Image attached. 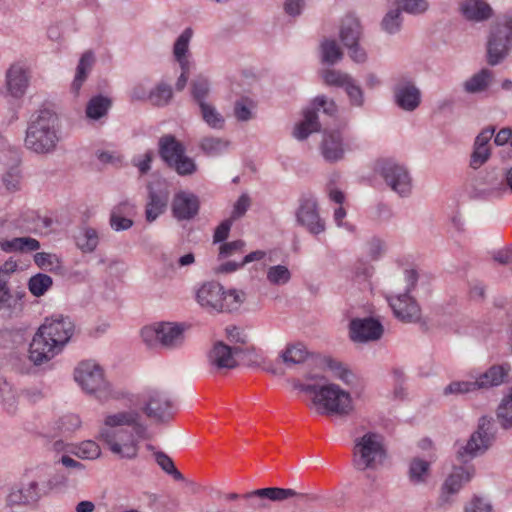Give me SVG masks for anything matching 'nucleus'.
Here are the masks:
<instances>
[{
    "instance_id": "nucleus-1",
    "label": "nucleus",
    "mask_w": 512,
    "mask_h": 512,
    "mask_svg": "<svg viewBox=\"0 0 512 512\" xmlns=\"http://www.w3.org/2000/svg\"><path fill=\"white\" fill-rule=\"evenodd\" d=\"M169 395L159 389H147L130 395L123 409L105 412L98 429V440L117 458L135 459L141 442L148 439L145 416L156 422H167L172 417Z\"/></svg>"
},
{
    "instance_id": "nucleus-2",
    "label": "nucleus",
    "mask_w": 512,
    "mask_h": 512,
    "mask_svg": "<svg viewBox=\"0 0 512 512\" xmlns=\"http://www.w3.org/2000/svg\"><path fill=\"white\" fill-rule=\"evenodd\" d=\"M309 381L321 383L293 382L296 390L309 394L310 408L317 414L327 417L346 418L355 412L356 404L352 393L335 382L327 381L323 376L310 375Z\"/></svg>"
},
{
    "instance_id": "nucleus-3",
    "label": "nucleus",
    "mask_w": 512,
    "mask_h": 512,
    "mask_svg": "<svg viewBox=\"0 0 512 512\" xmlns=\"http://www.w3.org/2000/svg\"><path fill=\"white\" fill-rule=\"evenodd\" d=\"M75 333V324L69 316L53 314L46 317L29 345V359L42 365L59 355Z\"/></svg>"
},
{
    "instance_id": "nucleus-4",
    "label": "nucleus",
    "mask_w": 512,
    "mask_h": 512,
    "mask_svg": "<svg viewBox=\"0 0 512 512\" xmlns=\"http://www.w3.org/2000/svg\"><path fill=\"white\" fill-rule=\"evenodd\" d=\"M62 140L58 116L49 109L34 113L25 131V148L37 155H50L56 152Z\"/></svg>"
},
{
    "instance_id": "nucleus-5",
    "label": "nucleus",
    "mask_w": 512,
    "mask_h": 512,
    "mask_svg": "<svg viewBox=\"0 0 512 512\" xmlns=\"http://www.w3.org/2000/svg\"><path fill=\"white\" fill-rule=\"evenodd\" d=\"M50 489L46 468L37 466L27 469L19 481L8 487L6 505L12 510L32 506Z\"/></svg>"
},
{
    "instance_id": "nucleus-6",
    "label": "nucleus",
    "mask_w": 512,
    "mask_h": 512,
    "mask_svg": "<svg viewBox=\"0 0 512 512\" xmlns=\"http://www.w3.org/2000/svg\"><path fill=\"white\" fill-rule=\"evenodd\" d=\"M246 298L245 293L238 289L225 290L215 281L202 284L196 292L198 304L213 312H233L238 310Z\"/></svg>"
},
{
    "instance_id": "nucleus-7",
    "label": "nucleus",
    "mask_w": 512,
    "mask_h": 512,
    "mask_svg": "<svg viewBox=\"0 0 512 512\" xmlns=\"http://www.w3.org/2000/svg\"><path fill=\"white\" fill-rule=\"evenodd\" d=\"M359 429L353 432V464L356 469L364 471L374 469L385 457L383 437L373 431H365L358 435Z\"/></svg>"
},
{
    "instance_id": "nucleus-8",
    "label": "nucleus",
    "mask_w": 512,
    "mask_h": 512,
    "mask_svg": "<svg viewBox=\"0 0 512 512\" xmlns=\"http://www.w3.org/2000/svg\"><path fill=\"white\" fill-rule=\"evenodd\" d=\"M74 379L84 392L94 395L100 401L116 398L112 385L104 376L103 369L94 361L80 362L74 370Z\"/></svg>"
},
{
    "instance_id": "nucleus-9",
    "label": "nucleus",
    "mask_w": 512,
    "mask_h": 512,
    "mask_svg": "<svg viewBox=\"0 0 512 512\" xmlns=\"http://www.w3.org/2000/svg\"><path fill=\"white\" fill-rule=\"evenodd\" d=\"M511 50L512 18L504 17L491 27L487 41V62L496 66L504 61Z\"/></svg>"
},
{
    "instance_id": "nucleus-10",
    "label": "nucleus",
    "mask_w": 512,
    "mask_h": 512,
    "mask_svg": "<svg viewBox=\"0 0 512 512\" xmlns=\"http://www.w3.org/2000/svg\"><path fill=\"white\" fill-rule=\"evenodd\" d=\"M406 291L401 294H388L389 303L395 317L403 322H417L421 317V310L417 302L409 295L417 281L415 270H405Z\"/></svg>"
},
{
    "instance_id": "nucleus-11",
    "label": "nucleus",
    "mask_w": 512,
    "mask_h": 512,
    "mask_svg": "<svg viewBox=\"0 0 512 512\" xmlns=\"http://www.w3.org/2000/svg\"><path fill=\"white\" fill-rule=\"evenodd\" d=\"M141 337L149 347L161 345L174 349L184 342V326L172 322L157 323L144 327L141 330Z\"/></svg>"
},
{
    "instance_id": "nucleus-12",
    "label": "nucleus",
    "mask_w": 512,
    "mask_h": 512,
    "mask_svg": "<svg viewBox=\"0 0 512 512\" xmlns=\"http://www.w3.org/2000/svg\"><path fill=\"white\" fill-rule=\"evenodd\" d=\"M475 475L473 466H455L441 484L436 505L438 508L451 507L457 500V496L463 487L468 484Z\"/></svg>"
},
{
    "instance_id": "nucleus-13",
    "label": "nucleus",
    "mask_w": 512,
    "mask_h": 512,
    "mask_svg": "<svg viewBox=\"0 0 512 512\" xmlns=\"http://www.w3.org/2000/svg\"><path fill=\"white\" fill-rule=\"evenodd\" d=\"M313 105L314 108L304 110V119L293 130V136L297 140H305L310 134L320 131L321 124L318 121V110L322 109L323 113L329 116H334L337 113L335 102L324 95L317 96L313 101Z\"/></svg>"
},
{
    "instance_id": "nucleus-14",
    "label": "nucleus",
    "mask_w": 512,
    "mask_h": 512,
    "mask_svg": "<svg viewBox=\"0 0 512 512\" xmlns=\"http://www.w3.org/2000/svg\"><path fill=\"white\" fill-rule=\"evenodd\" d=\"M493 439L490 421L482 417L479 420L477 430L471 434L465 444L458 447L457 458L461 462L466 463L484 454L492 445Z\"/></svg>"
},
{
    "instance_id": "nucleus-15",
    "label": "nucleus",
    "mask_w": 512,
    "mask_h": 512,
    "mask_svg": "<svg viewBox=\"0 0 512 512\" xmlns=\"http://www.w3.org/2000/svg\"><path fill=\"white\" fill-rule=\"evenodd\" d=\"M248 506L254 510H263L270 507V502H284L293 498L303 499L305 494L291 488L268 487L256 489L243 496Z\"/></svg>"
},
{
    "instance_id": "nucleus-16",
    "label": "nucleus",
    "mask_w": 512,
    "mask_h": 512,
    "mask_svg": "<svg viewBox=\"0 0 512 512\" xmlns=\"http://www.w3.org/2000/svg\"><path fill=\"white\" fill-rule=\"evenodd\" d=\"M378 171L386 184L399 196L407 197L412 190V180L406 167L394 160H383Z\"/></svg>"
},
{
    "instance_id": "nucleus-17",
    "label": "nucleus",
    "mask_w": 512,
    "mask_h": 512,
    "mask_svg": "<svg viewBox=\"0 0 512 512\" xmlns=\"http://www.w3.org/2000/svg\"><path fill=\"white\" fill-rule=\"evenodd\" d=\"M392 92L395 105L405 112H413L421 104V90L410 77L398 79Z\"/></svg>"
},
{
    "instance_id": "nucleus-18",
    "label": "nucleus",
    "mask_w": 512,
    "mask_h": 512,
    "mask_svg": "<svg viewBox=\"0 0 512 512\" xmlns=\"http://www.w3.org/2000/svg\"><path fill=\"white\" fill-rule=\"evenodd\" d=\"M381 322L373 317L355 318L349 324V336L355 343H368L381 338Z\"/></svg>"
},
{
    "instance_id": "nucleus-19",
    "label": "nucleus",
    "mask_w": 512,
    "mask_h": 512,
    "mask_svg": "<svg viewBox=\"0 0 512 512\" xmlns=\"http://www.w3.org/2000/svg\"><path fill=\"white\" fill-rule=\"evenodd\" d=\"M200 201L197 195L180 191L175 194L172 202L174 216L179 221H189L193 219L199 211Z\"/></svg>"
},
{
    "instance_id": "nucleus-20",
    "label": "nucleus",
    "mask_w": 512,
    "mask_h": 512,
    "mask_svg": "<svg viewBox=\"0 0 512 512\" xmlns=\"http://www.w3.org/2000/svg\"><path fill=\"white\" fill-rule=\"evenodd\" d=\"M29 70L23 63H13L6 71V86L9 93L15 97H22L29 86Z\"/></svg>"
},
{
    "instance_id": "nucleus-21",
    "label": "nucleus",
    "mask_w": 512,
    "mask_h": 512,
    "mask_svg": "<svg viewBox=\"0 0 512 512\" xmlns=\"http://www.w3.org/2000/svg\"><path fill=\"white\" fill-rule=\"evenodd\" d=\"M239 347H230L223 342H216L208 354L209 363L218 369H232L237 366L236 355Z\"/></svg>"
},
{
    "instance_id": "nucleus-22",
    "label": "nucleus",
    "mask_w": 512,
    "mask_h": 512,
    "mask_svg": "<svg viewBox=\"0 0 512 512\" xmlns=\"http://www.w3.org/2000/svg\"><path fill=\"white\" fill-rule=\"evenodd\" d=\"M321 154L330 163L337 162L344 157L343 138L339 131H324L320 146Z\"/></svg>"
},
{
    "instance_id": "nucleus-23",
    "label": "nucleus",
    "mask_w": 512,
    "mask_h": 512,
    "mask_svg": "<svg viewBox=\"0 0 512 512\" xmlns=\"http://www.w3.org/2000/svg\"><path fill=\"white\" fill-rule=\"evenodd\" d=\"M511 369L509 363L492 365L476 378L479 390L500 386L507 380Z\"/></svg>"
},
{
    "instance_id": "nucleus-24",
    "label": "nucleus",
    "mask_w": 512,
    "mask_h": 512,
    "mask_svg": "<svg viewBox=\"0 0 512 512\" xmlns=\"http://www.w3.org/2000/svg\"><path fill=\"white\" fill-rule=\"evenodd\" d=\"M185 151L184 145L174 135L165 134L159 138L158 153L167 166L183 156Z\"/></svg>"
},
{
    "instance_id": "nucleus-25",
    "label": "nucleus",
    "mask_w": 512,
    "mask_h": 512,
    "mask_svg": "<svg viewBox=\"0 0 512 512\" xmlns=\"http://www.w3.org/2000/svg\"><path fill=\"white\" fill-rule=\"evenodd\" d=\"M459 10L466 20L473 22H482L492 16V8L484 0H462Z\"/></svg>"
},
{
    "instance_id": "nucleus-26",
    "label": "nucleus",
    "mask_w": 512,
    "mask_h": 512,
    "mask_svg": "<svg viewBox=\"0 0 512 512\" xmlns=\"http://www.w3.org/2000/svg\"><path fill=\"white\" fill-rule=\"evenodd\" d=\"M298 224H322L317 199L314 196H302L296 211Z\"/></svg>"
},
{
    "instance_id": "nucleus-27",
    "label": "nucleus",
    "mask_w": 512,
    "mask_h": 512,
    "mask_svg": "<svg viewBox=\"0 0 512 512\" xmlns=\"http://www.w3.org/2000/svg\"><path fill=\"white\" fill-rule=\"evenodd\" d=\"M23 295L17 293L12 294L7 287L0 291V314L3 318H13L20 315L23 310Z\"/></svg>"
},
{
    "instance_id": "nucleus-28",
    "label": "nucleus",
    "mask_w": 512,
    "mask_h": 512,
    "mask_svg": "<svg viewBox=\"0 0 512 512\" xmlns=\"http://www.w3.org/2000/svg\"><path fill=\"white\" fill-rule=\"evenodd\" d=\"M94 63L95 55L91 50L85 51L80 57L76 67L75 77L71 85V91L75 96L79 95L80 89L91 72Z\"/></svg>"
},
{
    "instance_id": "nucleus-29",
    "label": "nucleus",
    "mask_w": 512,
    "mask_h": 512,
    "mask_svg": "<svg viewBox=\"0 0 512 512\" xmlns=\"http://www.w3.org/2000/svg\"><path fill=\"white\" fill-rule=\"evenodd\" d=\"M168 203V193L164 190H154L149 186V202L145 214L146 220L152 222L165 211Z\"/></svg>"
},
{
    "instance_id": "nucleus-30",
    "label": "nucleus",
    "mask_w": 512,
    "mask_h": 512,
    "mask_svg": "<svg viewBox=\"0 0 512 512\" xmlns=\"http://www.w3.org/2000/svg\"><path fill=\"white\" fill-rule=\"evenodd\" d=\"M362 35L360 21L354 16H347L341 24L339 37L345 47L359 42Z\"/></svg>"
},
{
    "instance_id": "nucleus-31",
    "label": "nucleus",
    "mask_w": 512,
    "mask_h": 512,
    "mask_svg": "<svg viewBox=\"0 0 512 512\" xmlns=\"http://www.w3.org/2000/svg\"><path fill=\"white\" fill-rule=\"evenodd\" d=\"M476 185L479 192L487 195L499 194L506 190L502 176L495 169L477 179Z\"/></svg>"
},
{
    "instance_id": "nucleus-32",
    "label": "nucleus",
    "mask_w": 512,
    "mask_h": 512,
    "mask_svg": "<svg viewBox=\"0 0 512 512\" xmlns=\"http://www.w3.org/2000/svg\"><path fill=\"white\" fill-rule=\"evenodd\" d=\"M76 246L84 253L93 252L98 243V232L90 226H79L74 235Z\"/></svg>"
},
{
    "instance_id": "nucleus-33",
    "label": "nucleus",
    "mask_w": 512,
    "mask_h": 512,
    "mask_svg": "<svg viewBox=\"0 0 512 512\" xmlns=\"http://www.w3.org/2000/svg\"><path fill=\"white\" fill-rule=\"evenodd\" d=\"M431 463L419 457L413 458L409 464L408 478L413 485H424L430 477Z\"/></svg>"
},
{
    "instance_id": "nucleus-34",
    "label": "nucleus",
    "mask_w": 512,
    "mask_h": 512,
    "mask_svg": "<svg viewBox=\"0 0 512 512\" xmlns=\"http://www.w3.org/2000/svg\"><path fill=\"white\" fill-rule=\"evenodd\" d=\"M404 17L400 9L394 5L384 14L381 22V30L388 35H395L402 30Z\"/></svg>"
},
{
    "instance_id": "nucleus-35",
    "label": "nucleus",
    "mask_w": 512,
    "mask_h": 512,
    "mask_svg": "<svg viewBox=\"0 0 512 512\" xmlns=\"http://www.w3.org/2000/svg\"><path fill=\"white\" fill-rule=\"evenodd\" d=\"M112 106V100L104 95L93 96L87 103L86 116L92 120H99L105 117Z\"/></svg>"
},
{
    "instance_id": "nucleus-36",
    "label": "nucleus",
    "mask_w": 512,
    "mask_h": 512,
    "mask_svg": "<svg viewBox=\"0 0 512 512\" xmlns=\"http://www.w3.org/2000/svg\"><path fill=\"white\" fill-rule=\"evenodd\" d=\"M326 368L334 379L341 381L347 386H354L357 382L356 374L345 364L337 360L328 359L326 361Z\"/></svg>"
},
{
    "instance_id": "nucleus-37",
    "label": "nucleus",
    "mask_w": 512,
    "mask_h": 512,
    "mask_svg": "<svg viewBox=\"0 0 512 512\" xmlns=\"http://www.w3.org/2000/svg\"><path fill=\"white\" fill-rule=\"evenodd\" d=\"M492 80L493 72L484 68L466 80L463 88L467 93H479L485 91L492 83Z\"/></svg>"
},
{
    "instance_id": "nucleus-38",
    "label": "nucleus",
    "mask_w": 512,
    "mask_h": 512,
    "mask_svg": "<svg viewBox=\"0 0 512 512\" xmlns=\"http://www.w3.org/2000/svg\"><path fill=\"white\" fill-rule=\"evenodd\" d=\"M0 247L5 252H30L38 250L40 243L31 237H16L0 241Z\"/></svg>"
},
{
    "instance_id": "nucleus-39",
    "label": "nucleus",
    "mask_w": 512,
    "mask_h": 512,
    "mask_svg": "<svg viewBox=\"0 0 512 512\" xmlns=\"http://www.w3.org/2000/svg\"><path fill=\"white\" fill-rule=\"evenodd\" d=\"M69 452L84 460H95L101 456L99 444L93 440H85L71 446Z\"/></svg>"
},
{
    "instance_id": "nucleus-40",
    "label": "nucleus",
    "mask_w": 512,
    "mask_h": 512,
    "mask_svg": "<svg viewBox=\"0 0 512 512\" xmlns=\"http://www.w3.org/2000/svg\"><path fill=\"white\" fill-rule=\"evenodd\" d=\"M33 260L41 269H46L54 273H61L63 270L62 260L57 254L37 252L34 254Z\"/></svg>"
},
{
    "instance_id": "nucleus-41",
    "label": "nucleus",
    "mask_w": 512,
    "mask_h": 512,
    "mask_svg": "<svg viewBox=\"0 0 512 512\" xmlns=\"http://www.w3.org/2000/svg\"><path fill=\"white\" fill-rule=\"evenodd\" d=\"M172 96V87L165 82H161L150 90V92L147 95V99L154 106L164 107L168 105V103L172 99Z\"/></svg>"
},
{
    "instance_id": "nucleus-42",
    "label": "nucleus",
    "mask_w": 512,
    "mask_h": 512,
    "mask_svg": "<svg viewBox=\"0 0 512 512\" xmlns=\"http://www.w3.org/2000/svg\"><path fill=\"white\" fill-rule=\"evenodd\" d=\"M191 96L194 102L201 106L206 104L210 94V82L203 76H198L190 84Z\"/></svg>"
},
{
    "instance_id": "nucleus-43",
    "label": "nucleus",
    "mask_w": 512,
    "mask_h": 512,
    "mask_svg": "<svg viewBox=\"0 0 512 512\" xmlns=\"http://www.w3.org/2000/svg\"><path fill=\"white\" fill-rule=\"evenodd\" d=\"M496 416L503 429H512V387L508 394L501 400L496 411Z\"/></svg>"
},
{
    "instance_id": "nucleus-44",
    "label": "nucleus",
    "mask_w": 512,
    "mask_h": 512,
    "mask_svg": "<svg viewBox=\"0 0 512 512\" xmlns=\"http://www.w3.org/2000/svg\"><path fill=\"white\" fill-rule=\"evenodd\" d=\"M280 357L287 365L300 364L307 359L308 351L301 343L291 344L281 352Z\"/></svg>"
},
{
    "instance_id": "nucleus-45",
    "label": "nucleus",
    "mask_w": 512,
    "mask_h": 512,
    "mask_svg": "<svg viewBox=\"0 0 512 512\" xmlns=\"http://www.w3.org/2000/svg\"><path fill=\"white\" fill-rule=\"evenodd\" d=\"M203 121L212 129L221 130L224 128L225 119L210 103L199 106Z\"/></svg>"
},
{
    "instance_id": "nucleus-46",
    "label": "nucleus",
    "mask_w": 512,
    "mask_h": 512,
    "mask_svg": "<svg viewBox=\"0 0 512 512\" xmlns=\"http://www.w3.org/2000/svg\"><path fill=\"white\" fill-rule=\"evenodd\" d=\"M229 146V141L220 137L205 136L199 142V148L203 153L214 156L222 153Z\"/></svg>"
},
{
    "instance_id": "nucleus-47",
    "label": "nucleus",
    "mask_w": 512,
    "mask_h": 512,
    "mask_svg": "<svg viewBox=\"0 0 512 512\" xmlns=\"http://www.w3.org/2000/svg\"><path fill=\"white\" fill-rule=\"evenodd\" d=\"M53 285V279L44 273H37L30 277L28 289L35 297L43 296Z\"/></svg>"
},
{
    "instance_id": "nucleus-48",
    "label": "nucleus",
    "mask_w": 512,
    "mask_h": 512,
    "mask_svg": "<svg viewBox=\"0 0 512 512\" xmlns=\"http://www.w3.org/2000/svg\"><path fill=\"white\" fill-rule=\"evenodd\" d=\"M322 61L334 65L343 58V52L335 40H324L321 44Z\"/></svg>"
},
{
    "instance_id": "nucleus-49",
    "label": "nucleus",
    "mask_w": 512,
    "mask_h": 512,
    "mask_svg": "<svg viewBox=\"0 0 512 512\" xmlns=\"http://www.w3.org/2000/svg\"><path fill=\"white\" fill-rule=\"evenodd\" d=\"M400 11L411 15L424 14L429 9L427 0H395L394 3Z\"/></svg>"
},
{
    "instance_id": "nucleus-50",
    "label": "nucleus",
    "mask_w": 512,
    "mask_h": 512,
    "mask_svg": "<svg viewBox=\"0 0 512 512\" xmlns=\"http://www.w3.org/2000/svg\"><path fill=\"white\" fill-rule=\"evenodd\" d=\"M479 390L477 381H453L444 388V395H465Z\"/></svg>"
},
{
    "instance_id": "nucleus-51",
    "label": "nucleus",
    "mask_w": 512,
    "mask_h": 512,
    "mask_svg": "<svg viewBox=\"0 0 512 512\" xmlns=\"http://www.w3.org/2000/svg\"><path fill=\"white\" fill-rule=\"evenodd\" d=\"M246 243L243 240H234L224 242L219 245L218 248V258L220 260L228 259L235 257L237 255L243 254L245 250Z\"/></svg>"
},
{
    "instance_id": "nucleus-52",
    "label": "nucleus",
    "mask_w": 512,
    "mask_h": 512,
    "mask_svg": "<svg viewBox=\"0 0 512 512\" xmlns=\"http://www.w3.org/2000/svg\"><path fill=\"white\" fill-rule=\"evenodd\" d=\"M132 210L133 206L129 202L120 203L112 210L109 224H134L133 220L129 218Z\"/></svg>"
},
{
    "instance_id": "nucleus-53",
    "label": "nucleus",
    "mask_w": 512,
    "mask_h": 512,
    "mask_svg": "<svg viewBox=\"0 0 512 512\" xmlns=\"http://www.w3.org/2000/svg\"><path fill=\"white\" fill-rule=\"evenodd\" d=\"M290 279L291 273L284 265L271 266L267 270V280L272 285H285Z\"/></svg>"
},
{
    "instance_id": "nucleus-54",
    "label": "nucleus",
    "mask_w": 512,
    "mask_h": 512,
    "mask_svg": "<svg viewBox=\"0 0 512 512\" xmlns=\"http://www.w3.org/2000/svg\"><path fill=\"white\" fill-rule=\"evenodd\" d=\"M180 176H190L197 171V164L191 157L183 154L168 166Z\"/></svg>"
},
{
    "instance_id": "nucleus-55",
    "label": "nucleus",
    "mask_w": 512,
    "mask_h": 512,
    "mask_svg": "<svg viewBox=\"0 0 512 512\" xmlns=\"http://www.w3.org/2000/svg\"><path fill=\"white\" fill-rule=\"evenodd\" d=\"M154 456L156 463L164 472L171 475L175 480L182 481L184 479L183 475L175 468L171 457L161 451L156 452Z\"/></svg>"
},
{
    "instance_id": "nucleus-56",
    "label": "nucleus",
    "mask_w": 512,
    "mask_h": 512,
    "mask_svg": "<svg viewBox=\"0 0 512 512\" xmlns=\"http://www.w3.org/2000/svg\"><path fill=\"white\" fill-rule=\"evenodd\" d=\"M0 400L4 407L9 411H13L16 402V391L13 386L4 378L0 377Z\"/></svg>"
},
{
    "instance_id": "nucleus-57",
    "label": "nucleus",
    "mask_w": 512,
    "mask_h": 512,
    "mask_svg": "<svg viewBox=\"0 0 512 512\" xmlns=\"http://www.w3.org/2000/svg\"><path fill=\"white\" fill-rule=\"evenodd\" d=\"M193 31L191 28H186L176 39L173 46L174 58L187 57L189 52V43L192 38Z\"/></svg>"
},
{
    "instance_id": "nucleus-58",
    "label": "nucleus",
    "mask_w": 512,
    "mask_h": 512,
    "mask_svg": "<svg viewBox=\"0 0 512 512\" xmlns=\"http://www.w3.org/2000/svg\"><path fill=\"white\" fill-rule=\"evenodd\" d=\"M56 425L60 432H74L81 427L82 421L79 415L69 413L60 417Z\"/></svg>"
},
{
    "instance_id": "nucleus-59",
    "label": "nucleus",
    "mask_w": 512,
    "mask_h": 512,
    "mask_svg": "<svg viewBox=\"0 0 512 512\" xmlns=\"http://www.w3.org/2000/svg\"><path fill=\"white\" fill-rule=\"evenodd\" d=\"M323 78L327 85L344 88L352 79V76L348 73L331 69L324 72Z\"/></svg>"
},
{
    "instance_id": "nucleus-60",
    "label": "nucleus",
    "mask_w": 512,
    "mask_h": 512,
    "mask_svg": "<svg viewBox=\"0 0 512 512\" xmlns=\"http://www.w3.org/2000/svg\"><path fill=\"white\" fill-rule=\"evenodd\" d=\"M344 89L352 106L362 107L364 105V92L353 78L347 83Z\"/></svg>"
},
{
    "instance_id": "nucleus-61",
    "label": "nucleus",
    "mask_w": 512,
    "mask_h": 512,
    "mask_svg": "<svg viewBox=\"0 0 512 512\" xmlns=\"http://www.w3.org/2000/svg\"><path fill=\"white\" fill-rule=\"evenodd\" d=\"M21 171L18 165L12 166L3 176V183L10 191H18L20 189Z\"/></svg>"
},
{
    "instance_id": "nucleus-62",
    "label": "nucleus",
    "mask_w": 512,
    "mask_h": 512,
    "mask_svg": "<svg viewBox=\"0 0 512 512\" xmlns=\"http://www.w3.org/2000/svg\"><path fill=\"white\" fill-rule=\"evenodd\" d=\"M490 148H479L473 146V152L470 157V167L478 169L490 158Z\"/></svg>"
},
{
    "instance_id": "nucleus-63",
    "label": "nucleus",
    "mask_w": 512,
    "mask_h": 512,
    "mask_svg": "<svg viewBox=\"0 0 512 512\" xmlns=\"http://www.w3.org/2000/svg\"><path fill=\"white\" fill-rule=\"evenodd\" d=\"M250 204L249 197L245 194L241 195L234 205L232 216L230 220L221 221L220 224H231L232 221L237 220L245 214Z\"/></svg>"
},
{
    "instance_id": "nucleus-64",
    "label": "nucleus",
    "mask_w": 512,
    "mask_h": 512,
    "mask_svg": "<svg viewBox=\"0 0 512 512\" xmlns=\"http://www.w3.org/2000/svg\"><path fill=\"white\" fill-rule=\"evenodd\" d=\"M465 512H492V506L488 500L474 497L466 506Z\"/></svg>"
}]
</instances>
